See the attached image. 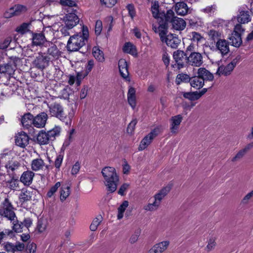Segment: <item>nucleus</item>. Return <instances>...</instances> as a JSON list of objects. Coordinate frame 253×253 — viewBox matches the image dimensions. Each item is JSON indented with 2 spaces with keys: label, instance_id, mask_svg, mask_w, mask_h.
Instances as JSON below:
<instances>
[{
  "label": "nucleus",
  "instance_id": "59",
  "mask_svg": "<svg viewBox=\"0 0 253 253\" xmlns=\"http://www.w3.org/2000/svg\"><path fill=\"white\" fill-rule=\"evenodd\" d=\"M60 4L63 6H68L70 7L76 5L75 1L72 0H60Z\"/></svg>",
  "mask_w": 253,
  "mask_h": 253
},
{
  "label": "nucleus",
  "instance_id": "37",
  "mask_svg": "<svg viewBox=\"0 0 253 253\" xmlns=\"http://www.w3.org/2000/svg\"><path fill=\"white\" fill-rule=\"evenodd\" d=\"M61 128L59 126H55L53 129L47 132V136L50 141H53L57 136H58L60 132Z\"/></svg>",
  "mask_w": 253,
  "mask_h": 253
},
{
  "label": "nucleus",
  "instance_id": "35",
  "mask_svg": "<svg viewBox=\"0 0 253 253\" xmlns=\"http://www.w3.org/2000/svg\"><path fill=\"white\" fill-rule=\"evenodd\" d=\"M37 140L41 144H46L49 143L50 140L47 136V132L41 131L37 136Z\"/></svg>",
  "mask_w": 253,
  "mask_h": 253
},
{
  "label": "nucleus",
  "instance_id": "31",
  "mask_svg": "<svg viewBox=\"0 0 253 253\" xmlns=\"http://www.w3.org/2000/svg\"><path fill=\"white\" fill-rule=\"evenodd\" d=\"M45 163L41 158L33 160L31 164V169L35 171L43 169Z\"/></svg>",
  "mask_w": 253,
  "mask_h": 253
},
{
  "label": "nucleus",
  "instance_id": "17",
  "mask_svg": "<svg viewBox=\"0 0 253 253\" xmlns=\"http://www.w3.org/2000/svg\"><path fill=\"white\" fill-rule=\"evenodd\" d=\"M229 43L225 39L218 40L215 44L216 49L222 56L227 55L230 52Z\"/></svg>",
  "mask_w": 253,
  "mask_h": 253
},
{
  "label": "nucleus",
  "instance_id": "49",
  "mask_svg": "<svg viewBox=\"0 0 253 253\" xmlns=\"http://www.w3.org/2000/svg\"><path fill=\"white\" fill-rule=\"evenodd\" d=\"M245 155L246 153L242 149H241L239 150L236 155L232 158L231 162H236L239 161L242 159Z\"/></svg>",
  "mask_w": 253,
  "mask_h": 253
},
{
  "label": "nucleus",
  "instance_id": "5",
  "mask_svg": "<svg viewBox=\"0 0 253 253\" xmlns=\"http://www.w3.org/2000/svg\"><path fill=\"white\" fill-rule=\"evenodd\" d=\"M89 37V33H77L70 37L67 44V50L70 52L78 51L85 45Z\"/></svg>",
  "mask_w": 253,
  "mask_h": 253
},
{
  "label": "nucleus",
  "instance_id": "25",
  "mask_svg": "<svg viewBox=\"0 0 253 253\" xmlns=\"http://www.w3.org/2000/svg\"><path fill=\"white\" fill-rule=\"evenodd\" d=\"M33 43L36 45H42V48L43 49L46 45L47 41L43 33H36L33 36Z\"/></svg>",
  "mask_w": 253,
  "mask_h": 253
},
{
  "label": "nucleus",
  "instance_id": "23",
  "mask_svg": "<svg viewBox=\"0 0 253 253\" xmlns=\"http://www.w3.org/2000/svg\"><path fill=\"white\" fill-rule=\"evenodd\" d=\"M47 47V54L52 57L57 59L61 55V52L58 49L56 45L49 42H46L44 47Z\"/></svg>",
  "mask_w": 253,
  "mask_h": 253
},
{
  "label": "nucleus",
  "instance_id": "24",
  "mask_svg": "<svg viewBox=\"0 0 253 253\" xmlns=\"http://www.w3.org/2000/svg\"><path fill=\"white\" fill-rule=\"evenodd\" d=\"M35 173L31 170H27L23 172L20 178V181L25 186H29L33 182Z\"/></svg>",
  "mask_w": 253,
  "mask_h": 253
},
{
  "label": "nucleus",
  "instance_id": "56",
  "mask_svg": "<svg viewBox=\"0 0 253 253\" xmlns=\"http://www.w3.org/2000/svg\"><path fill=\"white\" fill-rule=\"evenodd\" d=\"M210 39L213 41L214 42H216L218 40H222L220 39V34L219 33H209Z\"/></svg>",
  "mask_w": 253,
  "mask_h": 253
},
{
  "label": "nucleus",
  "instance_id": "44",
  "mask_svg": "<svg viewBox=\"0 0 253 253\" xmlns=\"http://www.w3.org/2000/svg\"><path fill=\"white\" fill-rule=\"evenodd\" d=\"M215 238L213 237H211L208 240V244L205 248V250L207 252H209L212 250H213L215 246Z\"/></svg>",
  "mask_w": 253,
  "mask_h": 253
},
{
  "label": "nucleus",
  "instance_id": "22",
  "mask_svg": "<svg viewBox=\"0 0 253 253\" xmlns=\"http://www.w3.org/2000/svg\"><path fill=\"white\" fill-rule=\"evenodd\" d=\"M29 137L26 133L21 132L15 136V143L17 146L24 148L29 144Z\"/></svg>",
  "mask_w": 253,
  "mask_h": 253
},
{
  "label": "nucleus",
  "instance_id": "54",
  "mask_svg": "<svg viewBox=\"0 0 253 253\" xmlns=\"http://www.w3.org/2000/svg\"><path fill=\"white\" fill-rule=\"evenodd\" d=\"M212 25L215 27L217 28L218 31L223 30V29L220 27H222L223 26H225V22L222 20H216L212 22Z\"/></svg>",
  "mask_w": 253,
  "mask_h": 253
},
{
  "label": "nucleus",
  "instance_id": "63",
  "mask_svg": "<svg viewBox=\"0 0 253 253\" xmlns=\"http://www.w3.org/2000/svg\"><path fill=\"white\" fill-rule=\"evenodd\" d=\"M127 101L129 105L134 109L136 106V97H127Z\"/></svg>",
  "mask_w": 253,
  "mask_h": 253
},
{
  "label": "nucleus",
  "instance_id": "60",
  "mask_svg": "<svg viewBox=\"0 0 253 253\" xmlns=\"http://www.w3.org/2000/svg\"><path fill=\"white\" fill-rule=\"evenodd\" d=\"M129 15L133 18L135 16V10L134 5L132 4H129L126 6Z\"/></svg>",
  "mask_w": 253,
  "mask_h": 253
},
{
  "label": "nucleus",
  "instance_id": "6",
  "mask_svg": "<svg viewBox=\"0 0 253 253\" xmlns=\"http://www.w3.org/2000/svg\"><path fill=\"white\" fill-rule=\"evenodd\" d=\"M15 208L8 198H5L0 205V216L7 220L12 221L16 220V215Z\"/></svg>",
  "mask_w": 253,
  "mask_h": 253
},
{
  "label": "nucleus",
  "instance_id": "2",
  "mask_svg": "<svg viewBox=\"0 0 253 253\" xmlns=\"http://www.w3.org/2000/svg\"><path fill=\"white\" fill-rule=\"evenodd\" d=\"M101 173L104 178V184L107 187V190L110 193L114 192L117 189L119 181V177L115 169L113 167H106L102 169Z\"/></svg>",
  "mask_w": 253,
  "mask_h": 253
},
{
  "label": "nucleus",
  "instance_id": "14",
  "mask_svg": "<svg viewBox=\"0 0 253 253\" xmlns=\"http://www.w3.org/2000/svg\"><path fill=\"white\" fill-rule=\"evenodd\" d=\"M151 11L154 18L157 19L159 21L158 26L156 25L157 27L159 26L160 22L161 23L165 21L164 15L166 14L165 12H161L159 11V3L158 1H154L152 2Z\"/></svg>",
  "mask_w": 253,
  "mask_h": 253
},
{
  "label": "nucleus",
  "instance_id": "45",
  "mask_svg": "<svg viewBox=\"0 0 253 253\" xmlns=\"http://www.w3.org/2000/svg\"><path fill=\"white\" fill-rule=\"evenodd\" d=\"M102 221V217L101 216V215H99L97 217L95 218L93 220L90 226V230L92 231H95L97 229V227L98 226V225L100 224Z\"/></svg>",
  "mask_w": 253,
  "mask_h": 253
},
{
  "label": "nucleus",
  "instance_id": "57",
  "mask_svg": "<svg viewBox=\"0 0 253 253\" xmlns=\"http://www.w3.org/2000/svg\"><path fill=\"white\" fill-rule=\"evenodd\" d=\"M36 245L34 243H29L26 247V251L28 253H35L36 250Z\"/></svg>",
  "mask_w": 253,
  "mask_h": 253
},
{
  "label": "nucleus",
  "instance_id": "52",
  "mask_svg": "<svg viewBox=\"0 0 253 253\" xmlns=\"http://www.w3.org/2000/svg\"><path fill=\"white\" fill-rule=\"evenodd\" d=\"M119 72L120 73V74L121 76L125 79L126 81H129L130 79L128 77L129 73L128 71V66L123 68L122 69H120L119 70Z\"/></svg>",
  "mask_w": 253,
  "mask_h": 253
},
{
  "label": "nucleus",
  "instance_id": "4",
  "mask_svg": "<svg viewBox=\"0 0 253 253\" xmlns=\"http://www.w3.org/2000/svg\"><path fill=\"white\" fill-rule=\"evenodd\" d=\"M65 26H63L60 23H56L51 26L48 25L46 28H50L49 31L53 32H63L71 29L79 22V18L77 15L73 13H70L66 15L63 19Z\"/></svg>",
  "mask_w": 253,
  "mask_h": 253
},
{
  "label": "nucleus",
  "instance_id": "47",
  "mask_svg": "<svg viewBox=\"0 0 253 253\" xmlns=\"http://www.w3.org/2000/svg\"><path fill=\"white\" fill-rule=\"evenodd\" d=\"M7 183L8 187L11 190H14L19 187V181L17 179L12 178Z\"/></svg>",
  "mask_w": 253,
  "mask_h": 253
},
{
  "label": "nucleus",
  "instance_id": "42",
  "mask_svg": "<svg viewBox=\"0 0 253 253\" xmlns=\"http://www.w3.org/2000/svg\"><path fill=\"white\" fill-rule=\"evenodd\" d=\"M10 222L12 223V229L14 232L20 233L22 231L23 223L18 220L17 216L15 220L10 221Z\"/></svg>",
  "mask_w": 253,
  "mask_h": 253
},
{
  "label": "nucleus",
  "instance_id": "30",
  "mask_svg": "<svg viewBox=\"0 0 253 253\" xmlns=\"http://www.w3.org/2000/svg\"><path fill=\"white\" fill-rule=\"evenodd\" d=\"M174 10L178 15L184 16L188 13V8L187 4L181 1L175 4Z\"/></svg>",
  "mask_w": 253,
  "mask_h": 253
},
{
  "label": "nucleus",
  "instance_id": "43",
  "mask_svg": "<svg viewBox=\"0 0 253 253\" xmlns=\"http://www.w3.org/2000/svg\"><path fill=\"white\" fill-rule=\"evenodd\" d=\"M183 97L190 101H195L199 99L197 91L194 92H182Z\"/></svg>",
  "mask_w": 253,
  "mask_h": 253
},
{
  "label": "nucleus",
  "instance_id": "27",
  "mask_svg": "<svg viewBox=\"0 0 253 253\" xmlns=\"http://www.w3.org/2000/svg\"><path fill=\"white\" fill-rule=\"evenodd\" d=\"M197 74L200 77L203 79V81H212L214 77L212 73L205 68H200L198 69Z\"/></svg>",
  "mask_w": 253,
  "mask_h": 253
},
{
  "label": "nucleus",
  "instance_id": "40",
  "mask_svg": "<svg viewBox=\"0 0 253 253\" xmlns=\"http://www.w3.org/2000/svg\"><path fill=\"white\" fill-rule=\"evenodd\" d=\"M60 186V182H57L53 186L51 187V188L48 191L46 195V198L47 199H50L53 197Z\"/></svg>",
  "mask_w": 253,
  "mask_h": 253
},
{
  "label": "nucleus",
  "instance_id": "50",
  "mask_svg": "<svg viewBox=\"0 0 253 253\" xmlns=\"http://www.w3.org/2000/svg\"><path fill=\"white\" fill-rule=\"evenodd\" d=\"M100 1L102 5L107 7H112L116 4L117 0H100Z\"/></svg>",
  "mask_w": 253,
  "mask_h": 253
},
{
  "label": "nucleus",
  "instance_id": "32",
  "mask_svg": "<svg viewBox=\"0 0 253 253\" xmlns=\"http://www.w3.org/2000/svg\"><path fill=\"white\" fill-rule=\"evenodd\" d=\"M32 191L26 188H23L19 196V199L21 203H24L31 200L32 197Z\"/></svg>",
  "mask_w": 253,
  "mask_h": 253
},
{
  "label": "nucleus",
  "instance_id": "13",
  "mask_svg": "<svg viewBox=\"0 0 253 253\" xmlns=\"http://www.w3.org/2000/svg\"><path fill=\"white\" fill-rule=\"evenodd\" d=\"M26 11L27 8L26 6L21 4H17L5 11L3 14V16L5 18H10L13 16L20 15Z\"/></svg>",
  "mask_w": 253,
  "mask_h": 253
},
{
  "label": "nucleus",
  "instance_id": "3",
  "mask_svg": "<svg viewBox=\"0 0 253 253\" xmlns=\"http://www.w3.org/2000/svg\"><path fill=\"white\" fill-rule=\"evenodd\" d=\"M48 109L49 114L51 116L56 117L60 121L65 122L67 125L71 124L72 119L75 115L73 109H72L67 115L64 111L63 106L60 103L56 102L48 105Z\"/></svg>",
  "mask_w": 253,
  "mask_h": 253
},
{
  "label": "nucleus",
  "instance_id": "16",
  "mask_svg": "<svg viewBox=\"0 0 253 253\" xmlns=\"http://www.w3.org/2000/svg\"><path fill=\"white\" fill-rule=\"evenodd\" d=\"M203 63V57L199 52H192L188 56V64L189 65L200 67Z\"/></svg>",
  "mask_w": 253,
  "mask_h": 253
},
{
  "label": "nucleus",
  "instance_id": "39",
  "mask_svg": "<svg viewBox=\"0 0 253 253\" xmlns=\"http://www.w3.org/2000/svg\"><path fill=\"white\" fill-rule=\"evenodd\" d=\"M92 54L95 58L98 61L102 62L104 61V53L98 47H94L93 48Z\"/></svg>",
  "mask_w": 253,
  "mask_h": 253
},
{
  "label": "nucleus",
  "instance_id": "20",
  "mask_svg": "<svg viewBox=\"0 0 253 253\" xmlns=\"http://www.w3.org/2000/svg\"><path fill=\"white\" fill-rule=\"evenodd\" d=\"M170 244L169 241H163L155 244L151 249V253H163L167 250Z\"/></svg>",
  "mask_w": 253,
  "mask_h": 253
},
{
  "label": "nucleus",
  "instance_id": "51",
  "mask_svg": "<svg viewBox=\"0 0 253 253\" xmlns=\"http://www.w3.org/2000/svg\"><path fill=\"white\" fill-rule=\"evenodd\" d=\"M253 197V190L247 193L242 199L241 203L243 205L248 204Z\"/></svg>",
  "mask_w": 253,
  "mask_h": 253
},
{
  "label": "nucleus",
  "instance_id": "28",
  "mask_svg": "<svg viewBox=\"0 0 253 253\" xmlns=\"http://www.w3.org/2000/svg\"><path fill=\"white\" fill-rule=\"evenodd\" d=\"M189 82L192 87L198 89L201 88L204 85L203 79L198 75L189 79Z\"/></svg>",
  "mask_w": 253,
  "mask_h": 253
},
{
  "label": "nucleus",
  "instance_id": "58",
  "mask_svg": "<svg viewBox=\"0 0 253 253\" xmlns=\"http://www.w3.org/2000/svg\"><path fill=\"white\" fill-rule=\"evenodd\" d=\"M192 34L191 40L193 42H199L203 39V37L198 33H192Z\"/></svg>",
  "mask_w": 253,
  "mask_h": 253
},
{
  "label": "nucleus",
  "instance_id": "46",
  "mask_svg": "<svg viewBox=\"0 0 253 253\" xmlns=\"http://www.w3.org/2000/svg\"><path fill=\"white\" fill-rule=\"evenodd\" d=\"M14 69L11 65L9 64H5L4 65L0 66V73H6L8 75H11L14 72Z\"/></svg>",
  "mask_w": 253,
  "mask_h": 253
},
{
  "label": "nucleus",
  "instance_id": "1",
  "mask_svg": "<svg viewBox=\"0 0 253 253\" xmlns=\"http://www.w3.org/2000/svg\"><path fill=\"white\" fill-rule=\"evenodd\" d=\"M165 21L161 23L159 26H153V30L154 32H166L168 28L169 22L171 23L172 29L176 31H182L186 27V22L181 18L174 16V13L171 9L167 11L166 14L164 15Z\"/></svg>",
  "mask_w": 253,
  "mask_h": 253
},
{
  "label": "nucleus",
  "instance_id": "26",
  "mask_svg": "<svg viewBox=\"0 0 253 253\" xmlns=\"http://www.w3.org/2000/svg\"><path fill=\"white\" fill-rule=\"evenodd\" d=\"M228 39L229 43L235 47H239L243 42L240 33H232Z\"/></svg>",
  "mask_w": 253,
  "mask_h": 253
},
{
  "label": "nucleus",
  "instance_id": "36",
  "mask_svg": "<svg viewBox=\"0 0 253 253\" xmlns=\"http://www.w3.org/2000/svg\"><path fill=\"white\" fill-rule=\"evenodd\" d=\"M124 52L129 53L131 55L136 54V50L135 46L130 42H126L123 48Z\"/></svg>",
  "mask_w": 253,
  "mask_h": 253
},
{
  "label": "nucleus",
  "instance_id": "15",
  "mask_svg": "<svg viewBox=\"0 0 253 253\" xmlns=\"http://www.w3.org/2000/svg\"><path fill=\"white\" fill-rule=\"evenodd\" d=\"M51 58L47 55L39 54L34 61L35 66L38 69L43 70L49 65Z\"/></svg>",
  "mask_w": 253,
  "mask_h": 253
},
{
  "label": "nucleus",
  "instance_id": "19",
  "mask_svg": "<svg viewBox=\"0 0 253 253\" xmlns=\"http://www.w3.org/2000/svg\"><path fill=\"white\" fill-rule=\"evenodd\" d=\"M3 248L7 252L14 253L15 252L23 251L25 248V245L20 242H16L15 245L7 242L3 244Z\"/></svg>",
  "mask_w": 253,
  "mask_h": 253
},
{
  "label": "nucleus",
  "instance_id": "11",
  "mask_svg": "<svg viewBox=\"0 0 253 253\" xmlns=\"http://www.w3.org/2000/svg\"><path fill=\"white\" fill-rule=\"evenodd\" d=\"M160 132V128L158 127L155 128L153 129L141 141L138 147V150L142 151L146 148L151 144L154 138L158 135Z\"/></svg>",
  "mask_w": 253,
  "mask_h": 253
},
{
  "label": "nucleus",
  "instance_id": "48",
  "mask_svg": "<svg viewBox=\"0 0 253 253\" xmlns=\"http://www.w3.org/2000/svg\"><path fill=\"white\" fill-rule=\"evenodd\" d=\"M64 156L62 154L60 153L58 155L54 161V166L58 170L62 165Z\"/></svg>",
  "mask_w": 253,
  "mask_h": 253
},
{
  "label": "nucleus",
  "instance_id": "10",
  "mask_svg": "<svg viewBox=\"0 0 253 253\" xmlns=\"http://www.w3.org/2000/svg\"><path fill=\"white\" fill-rule=\"evenodd\" d=\"M10 159V155L8 153L0 154V163H3L4 160H9L5 165L7 172H13L18 169L21 167V164L19 161L13 158H12L11 160Z\"/></svg>",
  "mask_w": 253,
  "mask_h": 253
},
{
  "label": "nucleus",
  "instance_id": "21",
  "mask_svg": "<svg viewBox=\"0 0 253 253\" xmlns=\"http://www.w3.org/2000/svg\"><path fill=\"white\" fill-rule=\"evenodd\" d=\"M182 119L183 118L181 115H177L170 118V130L172 133H177Z\"/></svg>",
  "mask_w": 253,
  "mask_h": 253
},
{
  "label": "nucleus",
  "instance_id": "29",
  "mask_svg": "<svg viewBox=\"0 0 253 253\" xmlns=\"http://www.w3.org/2000/svg\"><path fill=\"white\" fill-rule=\"evenodd\" d=\"M33 115L30 113L24 114L21 119V123L22 126L26 128H29L33 124Z\"/></svg>",
  "mask_w": 253,
  "mask_h": 253
},
{
  "label": "nucleus",
  "instance_id": "62",
  "mask_svg": "<svg viewBox=\"0 0 253 253\" xmlns=\"http://www.w3.org/2000/svg\"><path fill=\"white\" fill-rule=\"evenodd\" d=\"M129 187V184L127 183L123 184L121 187L120 188L118 193L121 195L124 196L125 195V191L128 189Z\"/></svg>",
  "mask_w": 253,
  "mask_h": 253
},
{
  "label": "nucleus",
  "instance_id": "12",
  "mask_svg": "<svg viewBox=\"0 0 253 253\" xmlns=\"http://www.w3.org/2000/svg\"><path fill=\"white\" fill-rule=\"evenodd\" d=\"M173 58L176 64L172 65L173 67L177 65L178 69L183 68L188 64V56L186 54L181 50L174 51L173 54Z\"/></svg>",
  "mask_w": 253,
  "mask_h": 253
},
{
  "label": "nucleus",
  "instance_id": "18",
  "mask_svg": "<svg viewBox=\"0 0 253 253\" xmlns=\"http://www.w3.org/2000/svg\"><path fill=\"white\" fill-rule=\"evenodd\" d=\"M47 120V115L45 112H42L35 117H33V125L37 128H42L45 126Z\"/></svg>",
  "mask_w": 253,
  "mask_h": 253
},
{
  "label": "nucleus",
  "instance_id": "7",
  "mask_svg": "<svg viewBox=\"0 0 253 253\" xmlns=\"http://www.w3.org/2000/svg\"><path fill=\"white\" fill-rule=\"evenodd\" d=\"M171 189L170 186H167L163 187L157 194L154 196V201L152 203H149L143 207L146 211H153L158 210L160 207L162 200L169 193Z\"/></svg>",
  "mask_w": 253,
  "mask_h": 253
},
{
  "label": "nucleus",
  "instance_id": "34",
  "mask_svg": "<svg viewBox=\"0 0 253 253\" xmlns=\"http://www.w3.org/2000/svg\"><path fill=\"white\" fill-rule=\"evenodd\" d=\"M251 20V16L248 11H241L240 14L237 16V20L241 23H246Z\"/></svg>",
  "mask_w": 253,
  "mask_h": 253
},
{
  "label": "nucleus",
  "instance_id": "33",
  "mask_svg": "<svg viewBox=\"0 0 253 253\" xmlns=\"http://www.w3.org/2000/svg\"><path fill=\"white\" fill-rule=\"evenodd\" d=\"M70 194V187L69 186H62L60 190V200L64 202Z\"/></svg>",
  "mask_w": 253,
  "mask_h": 253
},
{
  "label": "nucleus",
  "instance_id": "61",
  "mask_svg": "<svg viewBox=\"0 0 253 253\" xmlns=\"http://www.w3.org/2000/svg\"><path fill=\"white\" fill-rule=\"evenodd\" d=\"M80 164L78 162H77L73 166L71 169V173L72 175H76L80 169Z\"/></svg>",
  "mask_w": 253,
  "mask_h": 253
},
{
  "label": "nucleus",
  "instance_id": "8",
  "mask_svg": "<svg viewBox=\"0 0 253 253\" xmlns=\"http://www.w3.org/2000/svg\"><path fill=\"white\" fill-rule=\"evenodd\" d=\"M241 56L237 55L226 65H222L218 67L216 74L218 76H228L231 74L236 65L241 61Z\"/></svg>",
  "mask_w": 253,
  "mask_h": 253
},
{
  "label": "nucleus",
  "instance_id": "64",
  "mask_svg": "<svg viewBox=\"0 0 253 253\" xmlns=\"http://www.w3.org/2000/svg\"><path fill=\"white\" fill-rule=\"evenodd\" d=\"M216 9V6L214 4L211 6H207L206 8L204 9V11L208 13L211 14L214 12Z\"/></svg>",
  "mask_w": 253,
  "mask_h": 253
},
{
  "label": "nucleus",
  "instance_id": "38",
  "mask_svg": "<svg viewBox=\"0 0 253 253\" xmlns=\"http://www.w3.org/2000/svg\"><path fill=\"white\" fill-rule=\"evenodd\" d=\"M31 22L23 23L16 29V32H31L32 29Z\"/></svg>",
  "mask_w": 253,
  "mask_h": 253
},
{
  "label": "nucleus",
  "instance_id": "41",
  "mask_svg": "<svg viewBox=\"0 0 253 253\" xmlns=\"http://www.w3.org/2000/svg\"><path fill=\"white\" fill-rule=\"evenodd\" d=\"M128 206V202L127 201H124L123 203L120 206L118 209V219H121L123 217L124 212L126 208Z\"/></svg>",
  "mask_w": 253,
  "mask_h": 253
},
{
  "label": "nucleus",
  "instance_id": "9",
  "mask_svg": "<svg viewBox=\"0 0 253 253\" xmlns=\"http://www.w3.org/2000/svg\"><path fill=\"white\" fill-rule=\"evenodd\" d=\"M159 36L163 42L166 43L167 45L172 48H177L180 43V40L176 34L171 33H159Z\"/></svg>",
  "mask_w": 253,
  "mask_h": 253
},
{
  "label": "nucleus",
  "instance_id": "55",
  "mask_svg": "<svg viewBox=\"0 0 253 253\" xmlns=\"http://www.w3.org/2000/svg\"><path fill=\"white\" fill-rule=\"evenodd\" d=\"M46 222L43 220H39L38 222L37 228L39 231L41 233L44 232L46 229Z\"/></svg>",
  "mask_w": 253,
  "mask_h": 253
},
{
  "label": "nucleus",
  "instance_id": "53",
  "mask_svg": "<svg viewBox=\"0 0 253 253\" xmlns=\"http://www.w3.org/2000/svg\"><path fill=\"white\" fill-rule=\"evenodd\" d=\"M137 123L136 119H133L131 122L128 124L127 131L128 133H132L134 130L135 126Z\"/></svg>",
  "mask_w": 253,
  "mask_h": 253
}]
</instances>
